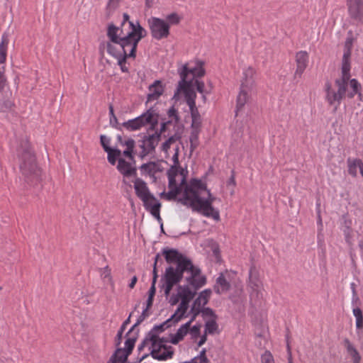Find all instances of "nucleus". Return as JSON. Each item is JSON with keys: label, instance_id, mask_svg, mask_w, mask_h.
<instances>
[{"label": "nucleus", "instance_id": "09e8293b", "mask_svg": "<svg viewBox=\"0 0 363 363\" xmlns=\"http://www.w3.org/2000/svg\"><path fill=\"white\" fill-rule=\"evenodd\" d=\"M206 334L205 333L204 335L201 336L200 340L198 342V346L201 347L206 342Z\"/></svg>", "mask_w": 363, "mask_h": 363}, {"label": "nucleus", "instance_id": "39448f33", "mask_svg": "<svg viewBox=\"0 0 363 363\" xmlns=\"http://www.w3.org/2000/svg\"><path fill=\"white\" fill-rule=\"evenodd\" d=\"M203 65L204 62L203 61L195 59L189 61L182 66L179 69L181 81L179 82L177 91L174 96L180 92H182L186 96V91H194L191 88L192 81L189 78V75L191 74L193 78L203 77L205 74Z\"/></svg>", "mask_w": 363, "mask_h": 363}, {"label": "nucleus", "instance_id": "680f3d73", "mask_svg": "<svg viewBox=\"0 0 363 363\" xmlns=\"http://www.w3.org/2000/svg\"><path fill=\"white\" fill-rule=\"evenodd\" d=\"M288 351H289V353H290V348H289V345H288Z\"/></svg>", "mask_w": 363, "mask_h": 363}, {"label": "nucleus", "instance_id": "5fc2aeb1", "mask_svg": "<svg viewBox=\"0 0 363 363\" xmlns=\"http://www.w3.org/2000/svg\"><path fill=\"white\" fill-rule=\"evenodd\" d=\"M123 332L122 331H118V333H117V337L118 338L119 340H121L122 338V335H123Z\"/></svg>", "mask_w": 363, "mask_h": 363}, {"label": "nucleus", "instance_id": "c756f323", "mask_svg": "<svg viewBox=\"0 0 363 363\" xmlns=\"http://www.w3.org/2000/svg\"><path fill=\"white\" fill-rule=\"evenodd\" d=\"M200 132V130H191V134L189 136L191 152H192L199 144V135Z\"/></svg>", "mask_w": 363, "mask_h": 363}, {"label": "nucleus", "instance_id": "13d9d810", "mask_svg": "<svg viewBox=\"0 0 363 363\" xmlns=\"http://www.w3.org/2000/svg\"><path fill=\"white\" fill-rule=\"evenodd\" d=\"M318 223H319L320 225H322V219H321V218H320V215L318 216Z\"/></svg>", "mask_w": 363, "mask_h": 363}, {"label": "nucleus", "instance_id": "a211bd4d", "mask_svg": "<svg viewBox=\"0 0 363 363\" xmlns=\"http://www.w3.org/2000/svg\"><path fill=\"white\" fill-rule=\"evenodd\" d=\"M194 319V316H192L188 322L182 324L175 333L171 334L169 336V342L176 345L183 340L184 337L189 333V326Z\"/></svg>", "mask_w": 363, "mask_h": 363}, {"label": "nucleus", "instance_id": "9b49d317", "mask_svg": "<svg viewBox=\"0 0 363 363\" xmlns=\"http://www.w3.org/2000/svg\"><path fill=\"white\" fill-rule=\"evenodd\" d=\"M335 84L338 87L337 91H335L332 89L331 84L329 83H326L325 86V89L326 92V100L330 105H335L337 107L340 103L343 96L346 92V87L347 85L345 83L340 82V79L335 80Z\"/></svg>", "mask_w": 363, "mask_h": 363}, {"label": "nucleus", "instance_id": "052dcab7", "mask_svg": "<svg viewBox=\"0 0 363 363\" xmlns=\"http://www.w3.org/2000/svg\"><path fill=\"white\" fill-rule=\"evenodd\" d=\"M289 363H292V362H291V356L289 357Z\"/></svg>", "mask_w": 363, "mask_h": 363}, {"label": "nucleus", "instance_id": "412c9836", "mask_svg": "<svg viewBox=\"0 0 363 363\" xmlns=\"http://www.w3.org/2000/svg\"><path fill=\"white\" fill-rule=\"evenodd\" d=\"M296 77H301L305 71L308 63V55L305 51H300L296 55Z\"/></svg>", "mask_w": 363, "mask_h": 363}, {"label": "nucleus", "instance_id": "20e7f679", "mask_svg": "<svg viewBox=\"0 0 363 363\" xmlns=\"http://www.w3.org/2000/svg\"><path fill=\"white\" fill-rule=\"evenodd\" d=\"M163 254L166 261L170 264L162 279V289L167 297L173 286L182 279L185 268L189 265V260L173 249L164 250Z\"/></svg>", "mask_w": 363, "mask_h": 363}, {"label": "nucleus", "instance_id": "b1692460", "mask_svg": "<svg viewBox=\"0 0 363 363\" xmlns=\"http://www.w3.org/2000/svg\"><path fill=\"white\" fill-rule=\"evenodd\" d=\"M133 186L136 196L140 199L146 198L152 194L149 190L147 183L142 179L137 178L134 180Z\"/></svg>", "mask_w": 363, "mask_h": 363}, {"label": "nucleus", "instance_id": "bf43d9fd", "mask_svg": "<svg viewBox=\"0 0 363 363\" xmlns=\"http://www.w3.org/2000/svg\"><path fill=\"white\" fill-rule=\"evenodd\" d=\"M206 311H208V312H209V313H213V311H212L211 310H210L209 308H206Z\"/></svg>", "mask_w": 363, "mask_h": 363}, {"label": "nucleus", "instance_id": "aec40b11", "mask_svg": "<svg viewBox=\"0 0 363 363\" xmlns=\"http://www.w3.org/2000/svg\"><path fill=\"white\" fill-rule=\"evenodd\" d=\"M347 172L352 177H357L358 172L363 178V162L359 158L349 157L347 160Z\"/></svg>", "mask_w": 363, "mask_h": 363}, {"label": "nucleus", "instance_id": "0eeeda50", "mask_svg": "<svg viewBox=\"0 0 363 363\" xmlns=\"http://www.w3.org/2000/svg\"><path fill=\"white\" fill-rule=\"evenodd\" d=\"M177 322L172 320L169 324H167L166 321L160 326L155 327L153 330H152L148 336L145 337L143 340V343L138 347V350H141L143 348L147 347L148 350L150 352L152 357L158 356L160 357H162L161 354H158L159 350H162V347H166L168 346V343L169 341H167L162 337H160L159 335L156 334L157 330H162V328L165 326L166 328L170 327L172 323H176Z\"/></svg>", "mask_w": 363, "mask_h": 363}, {"label": "nucleus", "instance_id": "8fccbe9b", "mask_svg": "<svg viewBox=\"0 0 363 363\" xmlns=\"http://www.w3.org/2000/svg\"><path fill=\"white\" fill-rule=\"evenodd\" d=\"M109 114H110V116H111V121H112V119L116 121V117L114 114V112H113V108L112 106H109Z\"/></svg>", "mask_w": 363, "mask_h": 363}, {"label": "nucleus", "instance_id": "3c124183", "mask_svg": "<svg viewBox=\"0 0 363 363\" xmlns=\"http://www.w3.org/2000/svg\"><path fill=\"white\" fill-rule=\"evenodd\" d=\"M137 280H138V279H137V277H136L135 276H134V277L131 279V281H130V283L129 284V287H130V289H133V288L135 286V284H136V282H137Z\"/></svg>", "mask_w": 363, "mask_h": 363}, {"label": "nucleus", "instance_id": "e2e57ef3", "mask_svg": "<svg viewBox=\"0 0 363 363\" xmlns=\"http://www.w3.org/2000/svg\"><path fill=\"white\" fill-rule=\"evenodd\" d=\"M113 1V0H110V2H109V4H111V1Z\"/></svg>", "mask_w": 363, "mask_h": 363}, {"label": "nucleus", "instance_id": "4d7b16f0", "mask_svg": "<svg viewBox=\"0 0 363 363\" xmlns=\"http://www.w3.org/2000/svg\"><path fill=\"white\" fill-rule=\"evenodd\" d=\"M125 328H126V325L123 323L118 331H122L123 333V331L125 330Z\"/></svg>", "mask_w": 363, "mask_h": 363}, {"label": "nucleus", "instance_id": "7ed1b4c3", "mask_svg": "<svg viewBox=\"0 0 363 363\" xmlns=\"http://www.w3.org/2000/svg\"><path fill=\"white\" fill-rule=\"evenodd\" d=\"M184 272L188 274L186 277L187 284L179 286L177 292L168 296L171 305H176L181 302L174 313L166 320L167 324L172 320L179 322L186 317L189 302L194 298L196 291L206 282V277L201 274L200 269L194 266L190 261L189 265L185 268Z\"/></svg>", "mask_w": 363, "mask_h": 363}, {"label": "nucleus", "instance_id": "f03ea898", "mask_svg": "<svg viewBox=\"0 0 363 363\" xmlns=\"http://www.w3.org/2000/svg\"><path fill=\"white\" fill-rule=\"evenodd\" d=\"M123 17L121 27L110 25L108 28L107 35L110 41L107 43V52L117 60L121 71L127 72L126 59L135 57L138 44L145 37L147 32L138 21H130L127 13H124Z\"/></svg>", "mask_w": 363, "mask_h": 363}, {"label": "nucleus", "instance_id": "a19ab883", "mask_svg": "<svg viewBox=\"0 0 363 363\" xmlns=\"http://www.w3.org/2000/svg\"><path fill=\"white\" fill-rule=\"evenodd\" d=\"M181 18L175 13H171L167 16L166 22L171 25H177L179 23Z\"/></svg>", "mask_w": 363, "mask_h": 363}, {"label": "nucleus", "instance_id": "9d476101", "mask_svg": "<svg viewBox=\"0 0 363 363\" xmlns=\"http://www.w3.org/2000/svg\"><path fill=\"white\" fill-rule=\"evenodd\" d=\"M184 97L191 112V130L201 131L202 126V118L198 111V108L196 106L195 99L196 94L195 91H186V95L184 96Z\"/></svg>", "mask_w": 363, "mask_h": 363}, {"label": "nucleus", "instance_id": "c85d7f7f", "mask_svg": "<svg viewBox=\"0 0 363 363\" xmlns=\"http://www.w3.org/2000/svg\"><path fill=\"white\" fill-rule=\"evenodd\" d=\"M230 284L226 281L225 278L220 275L217 278L215 290L218 294H222L227 291L229 289Z\"/></svg>", "mask_w": 363, "mask_h": 363}, {"label": "nucleus", "instance_id": "ea45409f", "mask_svg": "<svg viewBox=\"0 0 363 363\" xmlns=\"http://www.w3.org/2000/svg\"><path fill=\"white\" fill-rule=\"evenodd\" d=\"M201 328V324H196L192 327H191V325L189 326V333L191 339L195 340L200 335Z\"/></svg>", "mask_w": 363, "mask_h": 363}, {"label": "nucleus", "instance_id": "58836bf2", "mask_svg": "<svg viewBox=\"0 0 363 363\" xmlns=\"http://www.w3.org/2000/svg\"><path fill=\"white\" fill-rule=\"evenodd\" d=\"M167 116L169 118L167 123H177L179 120L177 111L174 106L169 108Z\"/></svg>", "mask_w": 363, "mask_h": 363}, {"label": "nucleus", "instance_id": "864d4df0", "mask_svg": "<svg viewBox=\"0 0 363 363\" xmlns=\"http://www.w3.org/2000/svg\"><path fill=\"white\" fill-rule=\"evenodd\" d=\"M155 4V0H145V6L151 8Z\"/></svg>", "mask_w": 363, "mask_h": 363}, {"label": "nucleus", "instance_id": "473e14b6", "mask_svg": "<svg viewBox=\"0 0 363 363\" xmlns=\"http://www.w3.org/2000/svg\"><path fill=\"white\" fill-rule=\"evenodd\" d=\"M153 298L148 297L147 300L146 301V307L143 309L141 315L138 319L135 325L140 324L146 317L149 315L148 310L151 308Z\"/></svg>", "mask_w": 363, "mask_h": 363}, {"label": "nucleus", "instance_id": "423d86ee", "mask_svg": "<svg viewBox=\"0 0 363 363\" xmlns=\"http://www.w3.org/2000/svg\"><path fill=\"white\" fill-rule=\"evenodd\" d=\"M19 166L27 182L33 184L40 179V169L36 164L35 155L28 143L19 152Z\"/></svg>", "mask_w": 363, "mask_h": 363}, {"label": "nucleus", "instance_id": "dca6fc26", "mask_svg": "<svg viewBox=\"0 0 363 363\" xmlns=\"http://www.w3.org/2000/svg\"><path fill=\"white\" fill-rule=\"evenodd\" d=\"M141 201H143L145 209L148 211L158 220H161L160 216L161 204L160 201L155 197V196L152 194Z\"/></svg>", "mask_w": 363, "mask_h": 363}, {"label": "nucleus", "instance_id": "de8ad7c7", "mask_svg": "<svg viewBox=\"0 0 363 363\" xmlns=\"http://www.w3.org/2000/svg\"><path fill=\"white\" fill-rule=\"evenodd\" d=\"M195 85L196 86V89L197 91L201 93V94H203L204 93V83L201 81H199V80H195Z\"/></svg>", "mask_w": 363, "mask_h": 363}, {"label": "nucleus", "instance_id": "2f4dec72", "mask_svg": "<svg viewBox=\"0 0 363 363\" xmlns=\"http://www.w3.org/2000/svg\"><path fill=\"white\" fill-rule=\"evenodd\" d=\"M345 343H346L347 352H348L349 354L351 356V357L352 358L354 362L358 363L360 360V356H359L358 352L348 340H347L345 342Z\"/></svg>", "mask_w": 363, "mask_h": 363}, {"label": "nucleus", "instance_id": "c9c22d12", "mask_svg": "<svg viewBox=\"0 0 363 363\" xmlns=\"http://www.w3.org/2000/svg\"><path fill=\"white\" fill-rule=\"evenodd\" d=\"M129 353L124 349H118L115 353L112 355L119 363H124L127 359Z\"/></svg>", "mask_w": 363, "mask_h": 363}, {"label": "nucleus", "instance_id": "c03bdc74", "mask_svg": "<svg viewBox=\"0 0 363 363\" xmlns=\"http://www.w3.org/2000/svg\"><path fill=\"white\" fill-rule=\"evenodd\" d=\"M261 362L262 363H274V357L269 351H266L262 355Z\"/></svg>", "mask_w": 363, "mask_h": 363}, {"label": "nucleus", "instance_id": "f257e3e1", "mask_svg": "<svg viewBox=\"0 0 363 363\" xmlns=\"http://www.w3.org/2000/svg\"><path fill=\"white\" fill-rule=\"evenodd\" d=\"M172 160L174 164L167 172L169 189L167 197L169 199H177L184 206L191 208L192 211L199 212L215 220H220L219 211L212 206L216 197L207 189L206 184L201 179H192L189 183L186 182L184 174L178 170L179 147H174Z\"/></svg>", "mask_w": 363, "mask_h": 363}, {"label": "nucleus", "instance_id": "4468645a", "mask_svg": "<svg viewBox=\"0 0 363 363\" xmlns=\"http://www.w3.org/2000/svg\"><path fill=\"white\" fill-rule=\"evenodd\" d=\"M160 134L155 133L152 135H145L139 141V146L142 149L140 155L142 157L152 152L160 140Z\"/></svg>", "mask_w": 363, "mask_h": 363}, {"label": "nucleus", "instance_id": "6e6d98bb", "mask_svg": "<svg viewBox=\"0 0 363 363\" xmlns=\"http://www.w3.org/2000/svg\"><path fill=\"white\" fill-rule=\"evenodd\" d=\"M130 315H129V317L123 323L124 325H127L130 323Z\"/></svg>", "mask_w": 363, "mask_h": 363}, {"label": "nucleus", "instance_id": "f3484780", "mask_svg": "<svg viewBox=\"0 0 363 363\" xmlns=\"http://www.w3.org/2000/svg\"><path fill=\"white\" fill-rule=\"evenodd\" d=\"M100 140L103 148L104 149L105 152H107L108 154V161L112 165L116 164L117 161V156H119L121 155V150L117 148L110 147L109 145L111 140L106 135H101Z\"/></svg>", "mask_w": 363, "mask_h": 363}, {"label": "nucleus", "instance_id": "79ce46f5", "mask_svg": "<svg viewBox=\"0 0 363 363\" xmlns=\"http://www.w3.org/2000/svg\"><path fill=\"white\" fill-rule=\"evenodd\" d=\"M176 143V140L171 137L168 140H167L164 143H162V149L164 153H167L168 150L170 149L171 146L173 145Z\"/></svg>", "mask_w": 363, "mask_h": 363}, {"label": "nucleus", "instance_id": "7c9ffc66", "mask_svg": "<svg viewBox=\"0 0 363 363\" xmlns=\"http://www.w3.org/2000/svg\"><path fill=\"white\" fill-rule=\"evenodd\" d=\"M158 354H161L162 357H160L158 356H154L153 358L158 360H165L172 357L173 354V350L170 345L167 346L166 347H162V350H159Z\"/></svg>", "mask_w": 363, "mask_h": 363}, {"label": "nucleus", "instance_id": "603ef678", "mask_svg": "<svg viewBox=\"0 0 363 363\" xmlns=\"http://www.w3.org/2000/svg\"><path fill=\"white\" fill-rule=\"evenodd\" d=\"M352 292H353V296H352V305H354V303H356L358 301V297L357 296L356 291H355L354 288H353Z\"/></svg>", "mask_w": 363, "mask_h": 363}, {"label": "nucleus", "instance_id": "5701e85b", "mask_svg": "<svg viewBox=\"0 0 363 363\" xmlns=\"http://www.w3.org/2000/svg\"><path fill=\"white\" fill-rule=\"evenodd\" d=\"M254 92V89H249L241 86L240 91L237 98L236 113L245 106Z\"/></svg>", "mask_w": 363, "mask_h": 363}, {"label": "nucleus", "instance_id": "4c0bfd02", "mask_svg": "<svg viewBox=\"0 0 363 363\" xmlns=\"http://www.w3.org/2000/svg\"><path fill=\"white\" fill-rule=\"evenodd\" d=\"M100 274L101 279L106 283H112V277L111 269L108 267H105L100 269Z\"/></svg>", "mask_w": 363, "mask_h": 363}, {"label": "nucleus", "instance_id": "2eb2a0df", "mask_svg": "<svg viewBox=\"0 0 363 363\" xmlns=\"http://www.w3.org/2000/svg\"><path fill=\"white\" fill-rule=\"evenodd\" d=\"M212 291L211 289H205L202 291L198 296V297L194 300L191 311L194 318L196 315L199 313L204 306L207 304L208 300L211 297Z\"/></svg>", "mask_w": 363, "mask_h": 363}, {"label": "nucleus", "instance_id": "e433bc0d", "mask_svg": "<svg viewBox=\"0 0 363 363\" xmlns=\"http://www.w3.org/2000/svg\"><path fill=\"white\" fill-rule=\"evenodd\" d=\"M218 330V325L215 319H211L206 321L205 324V333L206 334H213Z\"/></svg>", "mask_w": 363, "mask_h": 363}, {"label": "nucleus", "instance_id": "72a5a7b5", "mask_svg": "<svg viewBox=\"0 0 363 363\" xmlns=\"http://www.w3.org/2000/svg\"><path fill=\"white\" fill-rule=\"evenodd\" d=\"M352 313L356 319L357 328H362L363 327V315L362 310L359 308L356 307L353 308Z\"/></svg>", "mask_w": 363, "mask_h": 363}, {"label": "nucleus", "instance_id": "ddd939ff", "mask_svg": "<svg viewBox=\"0 0 363 363\" xmlns=\"http://www.w3.org/2000/svg\"><path fill=\"white\" fill-rule=\"evenodd\" d=\"M352 40L348 38L345 41V50L344 52L342 63V78L340 82L347 85V82L350 77V57L351 55Z\"/></svg>", "mask_w": 363, "mask_h": 363}, {"label": "nucleus", "instance_id": "6e6552de", "mask_svg": "<svg viewBox=\"0 0 363 363\" xmlns=\"http://www.w3.org/2000/svg\"><path fill=\"white\" fill-rule=\"evenodd\" d=\"M157 122V117L152 109L147 110L138 117L128 120L123 123V127L130 131L140 130L147 125H154Z\"/></svg>", "mask_w": 363, "mask_h": 363}, {"label": "nucleus", "instance_id": "37998d69", "mask_svg": "<svg viewBox=\"0 0 363 363\" xmlns=\"http://www.w3.org/2000/svg\"><path fill=\"white\" fill-rule=\"evenodd\" d=\"M153 272H154V277L152 279V286H151L150 289H149V296H148V297H151V298H154L155 292H156L155 283L157 281V274H156L155 267L154 268Z\"/></svg>", "mask_w": 363, "mask_h": 363}, {"label": "nucleus", "instance_id": "1a4fd4ad", "mask_svg": "<svg viewBox=\"0 0 363 363\" xmlns=\"http://www.w3.org/2000/svg\"><path fill=\"white\" fill-rule=\"evenodd\" d=\"M148 25L153 38L161 40L169 35V25L164 20L157 17L148 19Z\"/></svg>", "mask_w": 363, "mask_h": 363}, {"label": "nucleus", "instance_id": "f8f14e48", "mask_svg": "<svg viewBox=\"0 0 363 363\" xmlns=\"http://www.w3.org/2000/svg\"><path fill=\"white\" fill-rule=\"evenodd\" d=\"M117 169L123 175L124 177H128L136 174V168L135 166L133 156H123L121 151V155L117 156Z\"/></svg>", "mask_w": 363, "mask_h": 363}, {"label": "nucleus", "instance_id": "a878e982", "mask_svg": "<svg viewBox=\"0 0 363 363\" xmlns=\"http://www.w3.org/2000/svg\"><path fill=\"white\" fill-rule=\"evenodd\" d=\"M118 140L121 146L125 147V149L122 152V155L123 156H133V153L135 147V141L130 138L123 140L120 135L118 136Z\"/></svg>", "mask_w": 363, "mask_h": 363}, {"label": "nucleus", "instance_id": "393cba45", "mask_svg": "<svg viewBox=\"0 0 363 363\" xmlns=\"http://www.w3.org/2000/svg\"><path fill=\"white\" fill-rule=\"evenodd\" d=\"M255 69L251 67H248L244 69L243 70V77L241 82V86H246L249 89H254L255 88V80H254V76H255Z\"/></svg>", "mask_w": 363, "mask_h": 363}, {"label": "nucleus", "instance_id": "f704fd0d", "mask_svg": "<svg viewBox=\"0 0 363 363\" xmlns=\"http://www.w3.org/2000/svg\"><path fill=\"white\" fill-rule=\"evenodd\" d=\"M350 86L352 90L347 93V96L349 98H353L355 94L359 93V89L361 86L357 79H352L350 81Z\"/></svg>", "mask_w": 363, "mask_h": 363}, {"label": "nucleus", "instance_id": "cd10ccee", "mask_svg": "<svg viewBox=\"0 0 363 363\" xmlns=\"http://www.w3.org/2000/svg\"><path fill=\"white\" fill-rule=\"evenodd\" d=\"M140 170L144 174H147L150 177H155L157 172L160 171V165L155 162H149L143 164Z\"/></svg>", "mask_w": 363, "mask_h": 363}, {"label": "nucleus", "instance_id": "a18cd8bd", "mask_svg": "<svg viewBox=\"0 0 363 363\" xmlns=\"http://www.w3.org/2000/svg\"><path fill=\"white\" fill-rule=\"evenodd\" d=\"M135 342V338H128L125 342V347L123 349L130 354L134 347Z\"/></svg>", "mask_w": 363, "mask_h": 363}, {"label": "nucleus", "instance_id": "4be33fe9", "mask_svg": "<svg viewBox=\"0 0 363 363\" xmlns=\"http://www.w3.org/2000/svg\"><path fill=\"white\" fill-rule=\"evenodd\" d=\"M164 92V87L162 82L156 80L152 84L149 86L147 102H151L157 100Z\"/></svg>", "mask_w": 363, "mask_h": 363}, {"label": "nucleus", "instance_id": "6ab92c4d", "mask_svg": "<svg viewBox=\"0 0 363 363\" xmlns=\"http://www.w3.org/2000/svg\"><path fill=\"white\" fill-rule=\"evenodd\" d=\"M348 12L354 19H361L363 16V0H347Z\"/></svg>", "mask_w": 363, "mask_h": 363}, {"label": "nucleus", "instance_id": "bb28decb", "mask_svg": "<svg viewBox=\"0 0 363 363\" xmlns=\"http://www.w3.org/2000/svg\"><path fill=\"white\" fill-rule=\"evenodd\" d=\"M249 279H250V285L253 291H257V293L261 292L262 289V286L261 281L257 277V272L255 269L251 268L249 273Z\"/></svg>", "mask_w": 363, "mask_h": 363}, {"label": "nucleus", "instance_id": "49530a36", "mask_svg": "<svg viewBox=\"0 0 363 363\" xmlns=\"http://www.w3.org/2000/svg\"><path fill=\"white\" fill-rule=\"evenodd\" d=\"M4 70L3 67L0 68V90L3 89L6 84V79L4 77Z\"/></svg>", "mask_w": 363, "mask_h": 363}]
</instances>
